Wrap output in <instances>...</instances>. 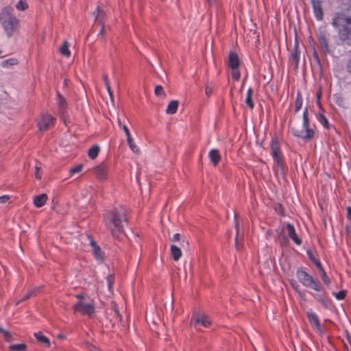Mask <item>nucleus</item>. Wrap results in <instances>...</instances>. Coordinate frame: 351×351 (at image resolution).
<instances>
[{
	"mask_svg": "<svg viewBox=\"0 0 351 351\" xmlns=\"http://www.w3.org/2000/svg\"><path fill=\"white\" fill-rule=\"evenodd\" d=\"M128 219L126 209L123 206L106 210L103 213V223L114 239H120L128 226Z\"/></svg>",
	"mask_w": 351,
	"mask_h": 351,
	"instance_id": "nucleus-1",
	"label": "nucleus"
},
{
	"mask_svg": "<svg viewBox=\"0 0 351 351\" xmlns=\"http://www.w3.org/2000/svg\"><path fill=\"white\" fill-rule=\"evenodd\" d=\"M331 24L337 32L340 40L351 45V15L343 12H336Z\"/></svg>",
	"mask_w": 351,
	"mask_h": 351,
	"instance_id": "nucleus-2",
	"label": "nucleus"
},
{
	"mask_svg": "<svg viewBox=\"0 0 351 351\" xmlns=\"http://www.w3.org/2000/svg\"><path fill=\"white\" fill-rule=\"evenodd\" d=\"M302 129L297 128H292L291 132L294 136L301 138L304 141H310L315 137V126L310 125V120L308 118V113L307 107H306L302 114Z\"/></svg>",
	"mask_w": 351,
	"mask_h": 351,
	"instance_id": "nucleus-3",
	"label": "nucleus"
},
{
	"mask_svg": "<svg viewBox=\"0 0 351 351\" xmlns=\"http://www.w3.org/2000/svg\"><path fill=\"white\" fill-rule=\"evenodd\" d=\"M296 277L304 287L311 288L317 292L322 291V286L320 282L307 273L304 268L299 267L297 269Z\"/></svg>",
	"mask_w": 351,
	"mask_h": 351,
	"instance_id": "nucleus-4",
	"label": "nucleus"
},
{
	"mask_svg": "<svg viewBox=\"0 0 351 351\" xmlns=\"http://www.w3.org/2000/svg\"><path fill=\"white\" fill-rule=\"evenodd\" d=\"M73 309L75 312L80 313L84 315L91 316L95 312L94 301L89 300L86 301L77 302L73 306Z\"/></svg>",
	"mask_w": 351,
	"mask_h": 351,
	"instance_id": "nucleus-5",
	"label": "nucleus"
},
{
	"mask_svg": "<svg viewBox=\"0 0 351 351\" xmlns=\"http://www.w3.org/2000/svg\"><path fill=\"white\" fill-rule=\"evenodd\" d=\"M190 325L197 329L198 326L208 328L211 325L210 319L204 313H197L193 315L190 321Z\"/></svg>",
	"mask_w": 351,
	"mask_h": 351,
	"instance_id": "nucleus-6",
	"label": "nucleus"
},
{
	"mask_svg": "<svg viewBox=\"0 0 351 351\" xmlns=\"http://www.w3.org/2000/svg\"><path fill=\"white\" fill-rule=\"evenodd\" d=\"M270 147L271 150V156L273 158L274 161L276 163V165L282 168V160L280 156V145L279 141L276 136H274L271 138L270 143Z\"/></svg>",
	"mask_w": 351,
	"mask_h": 351,
	"instance_id": "nucleus-7",
	"label": "nucleus"
},
{
	"mask_svg": "<svg viewBox=\"0 0 351 351\" xmlns=\"http://www.w3.org/2000/svg\"><path fill=\"white\" fill-rule=\"evenodd\" d=\"M19 23V21L14 16H10L3 21V27L8 37L13 36Z\"/></svg>",
	"mask_w": 351,
	"mask_h": 351,
	"instance_id": "nucleus-8",
	"label": "nucleus"
},
{
	"mask_svg": "<svg viewBox=\"0 0 351 351\" xmlns=\"http://www.w3.org/2000/svg\"><path fill=\"white\" fill-rule=\"evenodd\" d=\"M55 118L48 114H43L40 119L37 123L38 130L41 132L45 131L49 129L51 126L54 125Z\"/></svg>",
	"mask_w": 351,
	"mask_h": 351,
	"instance_id": "nucleus-9",
	"label": "nucleus"
},
{
	"mask_svg": "<svg viewBox=\"0 0 351 351\" xmlns=\"http://www.w3.org/2000/svg\"><path fill=\"white\" fill-rule=\"evenodd\" d=\"M306 315L311 326L316 330L318 334L322 335L324 332L322 329L320 322L317 314L311 311L306 313Z\"/></svg>",
	"mask_w": 351,
	"mask_h": 351,
	"instance_id": "nucleus-10",
	"label": "nucleus"
},
{
	"mask_svg": "<svg viewBox=\"0 0 351 351\" xmlns=\"http://www.w3.org/2000/svg\"><path fill=\"white\" fill-rule=\"evenodd\" d=\"M94 173L97 179L99 180L104 181L106 180L108 178V165L102 162L94 168Z\"/></svg>",
	"mask_w": 351,
	"mask_h": 351,
	"instance_id": "nucleus-11",
	"label": "nucleus"
},
{
	"mask_svg": "<svg viewBox=\"0 0 351 351\" xmlns=\"http://www.w3.org/2000/svg\"><path fill=\"white\" fill-rule=\"evenodd\" d=\"M313 12L315 19L320 21L323 19V9L321 0H311Z\"/></svg>",
	"mask_w": 351,
	"mask_h": 351,
	"instance_id": "nucleus-12",
	"label": "nucleus"
},
{
	"mask_svg": "<svg viewBox=\"0 0 351 351\" xmlns=\"http://www.w3.org/2000/svg\"><path fill=\"white\" fill-rule=\"evenodd\" d=\"M87 239L92 247L93 252L95 258L99 261H102L104 260V252L101 250L100 247L97 244L92 237L88 235Z\"/></svg>",
	"mask_w": 351,
	"mask_h": 351,
	"instance_id": "nucleus-13",
	"label": "nucleus"
},
{
	"mask_svg": "<svg viewBox=\"0 0 351 351\" xmlns=\"http://www.w3.org/2000/svg\"><path fill=\"white\" fill-rule=\"evenodd\" d=\"M287 230L289 238L293 241V242L297 245H300L302 244V240L298 236L294 226L289 223H287Z\"/></svg>",
	"mask_w": 351,
	"mask_h": 351,
	"instance_id": "nucleus-14",
	"label": "nucleus"
},
{
	"mask_svg": "<svg viewBox=\"0 0 351 351\" xmlns=\"http://www.w3.org/2000/svg\"><path fill=\"white\" fill-rule=\"evenodd\" d=\"M318 40L322 47L323 48L324 53L328 54L330 53V48L328 44V39L326 34L324 32H320L318 35Z\"/></svg>",
	"mask_w": 351,
	"mask_h": 351,
	"instance_id": "nucleus-15",
	"label": "nucleus"
},
{
	"mask_svg": "<svg viewBox=\"0 0 351 351\" xmlns=\"http://www.w3.org/2000/svg\"><path fill=\"white\" fill-rule=\"evenodd\" d=\"M240 62L237 54L231 51L228 57V65L232 69H238Z\"/></svg>",
	"mask_w": 351,
	"mask_h": 351,
	"instance_id": "nucleus-16",
	"label": "nucleus"
},
{
	"mask_svg": "<svg viewBox=\"0 0 351 351\" xmlns=\"http://www.w3.org/2000/svg\"><path fill=\"white\" fill-rule=\"evenodd\" d=\"M47 200V195L45 193H42L38 195H36L33 199L34 205L36 208H40L46 204Z\"/></svg>",
	"mask_w": 351,
	"mask_h": 351,
	"instance_id": "nucleus-17",
	"label": "nucleus"
},
{
	"mask_svg": "<svg viewBox=\"0 0 351 351\" xmlns=\"http://www.w3.org/2000/svg\"><path fill=\"white\" fill-rule=\"evenodd\" d=\"M208 157L212 162V163L216 166L218 165L221 160V155L219 154V152L217 149H212L210 150L208 153Z\"/></svg>",
	"mask_w": 351,
	"mask_h": 351,
	"instance_id": "nucleus-18",
	"label": "nucleus"
},
{
	"mask_svg": "<svg viewBox=\"0 0 351 351\" xmlns=\"http://www.w3.org/2000/svg\"><path fill=\"white\" fill-rule=\"evenodd\" d=\"M34 337L39 343L43 344L47 348H49L50 346V340L49 339L48 337L44 335L42 332L38 331L35 332Z\"/></svg>",
	"mask_w": 351,
	"mask_h": 351,
	"instance_id": "nucleus-19",
	"label": "nucleus"
},
{
	"mask_svg": "<svg viewBox=\"0 0 351 351\" xmlns=\"http://www.w3.org/2000/svg\"><path fill=\"white\" fill-rule=\"evenodd\" d=\"M179 102L177 100H172L169 102L166 109V112L169 114H173L177 112Z\"/></svg>",
	"mask_w": 351,
	"mask_h": 351,
	"instance_id": "nucleus-20",
	"label": "nucleus"
},
{
	"mask_svg": "<svg viewBox=\"0 0 351 351\" xmlns=\"http://www.w3.org/2000/svg\"><path fill=\"white\" fill-rule=\"evenodd\" d=\"M291 58L294 62L295 64L298 66L300 62V52L298 49L297 42H295L294 45L293 51L291 53Z\"/></svg>",
	"mask_w": 351,
	"mask_h": 351,
	"instance_id": "nucleus-21",
	"label": "nucleus"
},
{
	"mask_svg": "<svg viewBox=\"0 0 351 351\" xmlns=\"http://www.w3.org/2000/svg\"><path fill=\"white\" fill-rule=\"evenodd\" d=\"M171 252L175 261H178L181 258L182 254L181 249L175 245H171Z\"/></svg>",
	"mask_w": 351,
	"mask_h": 351,
	"instance_id": "nucleus-22",
	"label": "nucleus"
},
{
	"mask_svg": "<svg viewBox=\"0 0 351 351\" xmlns=\"http://www.w3.org/2000/svg\"><path fill=\"white\" fill-rule=\"evenodd\" d=\"M252 95H253V89L252 87H250L247 91V95H246L245 102L246 105L250 109H253L254 107V104L253 103L252 98Z\"/></svg>",
	"mask_w": 351,
	"mask_h": 351,
	"instance_id": "nucleus-23",
	"label": "nucleus"
},
{
	"mask_svg": "<svg viewBox=\"0 0 351 351\" xmlns=\"http://www.w3.org/2000/svg\"><path fill=\"white\" fill-rule=\"evenodd\" d=\"M316 267L321 272V276H322V279L324 283L326 285H329V284L330 282V278L327 276L326 272L324 268L323 267V266L322 265L321 263H318Z\"/></svg>",
	"mask_w": 351,
	"mask_h": 351,
	"instance_id": "nucleus-24",
	"label": "nucleus"
},
{
	"mask_svg": "<svg viewBox=\"0 0 351 351\" xmlns=\"http://www.w3.org/2000/svg\"><path fill=\"white\" fill-rule=\"evenodd\" d=\"M99 151V146L98 145H95L88 149V156L90 159L93 160L97 157Z\"/></svg>",
	"mask_w": 351,
	"mask_h": 351,
	"instance_id": "nucleus-25",
	"label": "nucleus"
},
{
	"mask_svg": "<svg viewBox=\"0 0 351 351\" xmlns=\"http://www.w3.org/2000/svg\"><path fill=\"white\" fill-rule=\"evenodd\" d=\"M302 104H303V99H302V94H301V93L298 92L296 98H295V101L294 111L295 113H298L300 110V109L302 106Z\"/></svg>",
	"mask_w": 351,
	"mask_h": 351,
	"instance_id": "nucleus-26",
	"label": "nucleus"
},
{
	"mask_svg": "<svg viewBox=\"0 0 351 351\" xmlns=\"http://www.w3.org/2000/svg\"><path fill=\"white\" fill-rule=\"evenodd\" d=\"M127 143H128L130 149L132 151V152H134L135 154H138L140 152V149L134 143V141L133 138L132 137V136H128L127 138Z\"/></svg>",
	"mask_w": 351,
	"mask_h": 351,
	"instance_id": "nucleus-27",
	"label": "nucleus"
},
{
	"mask_svg": "<svg viewBox=\"0 0 351 351\" xmlns=\"http://www.w3.org/2000/svg\"><path fill=\"white\" fill-rule=\"evenodd\" d=\"M333 101L335 103L341 108H345L344 106V98L339 93H335L332 96Z\"/></svg>",
	"mask_w": 351,
	"mask_h": 351,
	"instance_id": "nucleus-28",
	"label": "nucleus"
},
{
	"mask_svg": "<svg viewBox=\"0 0 351 351\" xmlns=\"http://www.w3.org/2000/svg\"><path fill=\"white\" fill-rule=\"evenodd\" d=\"M57 103L60 110L64 112L66 106V101L59 93L57 94Z\"/></svg>",
	"mask_w": 351,
	"mask_h": 351,
	"instance_id": "nucleus-29",
	"label": "nucleus"
},
{
	"mask_svg": "<svg viewBox=\"0 0 351 351\" xmlns=\"http://www.w3.org/2000/svg\"><path fill=\"white\" fill-rule=\"evenodd\" d=\"M39 287H34L33 289L29 291L28 292H27L25 295H23V296L21 298L20 301L18 302V304L19 302H22L23 301H25L26 300L29 299V298H31L32 295H34L36 294V293L37 291H38L39 290Z\"/></svg>",
	"mask_w": 351,
	"mask_h": 351,
	"instance_id": "nucleus-30",
	"label": "nucleus"
},
{
	"mask_svg": "<svg viewBox=\"0 0 351 351\" xmlns=\"http://www.w3.org/2000/svg\"><path fill=\"white\" fill-rule=\"evenodd\" d=\"M60 52L62 55L69 57L71 55L70 50L69 49V43L66 41H64L62 45L60 48Z\"/></svg>",
	"mask_w": 351,
	"mask_h": 351,
	"instance_id": "nucleus-31",
	"label": "nucleus"
},
{
	"mask_svg": "<svg viewBox=\"0 0 351 351\" xmlns=\"http://www.w3.org/2000/svg\"><path fill=\"white\" fill-rule=\"evenodd\" d=\"M18 63V61L16 58H11L7 60H5L1 62V66L2 67H7L9 66H13Z\"/></svg>",
	"mask_w": 351,
	"mask_h": 351,
	"instance_id": "nucleus-32",
	"label": "nucleus"
},
{
	"mask_svg": "<svg viewBox=\"0 0 351 351\" xmlns=\"http://www.w3.org/2000/svg\"><path fill=\"white\" fill-rule=\"evenodd\" d=\"M316 117L320 124L325 128H328V121L323 114L319 113Z\"/></svg>",
	"mask_w": 351,
	"mask_h": 351,
	"instance_id": "nucleus-33",
	"label": "nucleus"
},
{
	"mask_svg": "<svg viewBox=\"0 0 351 351\" xmlns=\"http://www.w3.org/2000/svg\"><path fill=\"white\" fill-rule=\"evenodd\" d=\"M93 15L95 16V20H98L100 21L101 17H104L105 16V12L100 8L99 6H97L95 11L93 12Z\"/></svg>",
	"mask_w": 351,
	"mask_h": 351,
	"instance_id": "nucleus-34",
	"label": "nucleus"
},
{
	"mask_svg": "<svg viewBox=\"0 0 351 351\" xmlns=\"http://www.w3.org/2000/svg\"><path fill=\"white\" fill-rule=\"evenodd\" d=\"M306 254L308 258L311 260V261H312L315 265V266H317L318 263H320V261L315 258V256L313 254V252L311 249H308L306 250Z\"/></svg>",
	"mask_w": 351,
	"mask_h": 351,
	"instance_id": "nucleus-35",
	"label": "nucleus"
},
{
	"mask_svg": "<svg viewBox=\"0 0 351 351\" xmlns=\"http://www.w3.org/2000/svg\"><path fill=\"white\" fill-rule=\"evenodd\" d=\"M16 8L19 10L24 11L28 8V4L25 0H20L16 5Z\"/></svg>",
	"mask_w": 351,
	"mask_h": 351,
	"instance_id": "nucleus-36",
	"label": "nucleus"
},
{
	"mask_svg": "<svg viewBox=\"0 0 351 351\" xmlns=\"http://www.w3.org/2000/svg\"><path fill=\"white\" fill-rule=\"evenodd\" d=\"M106 281L108 284V288L110 292L112 291L113 284L114 281V278L112 275H108L106 278Z\"/></svg>",
	"mask_w": 351,
	"mask_h": 351,
	"instance_id": "nucleus-37",
	"label": "nucleus"
},
{
	"mask_svg": "<svg viewBox=\"0 0 351 351\" xmlns=\"http://www.w3.org/2000/svg\"><path fill=\"white\" fill-rule=\"evenodd\" d=\"M110 304H111V307L113 309V311H114L117 317L121 321V313H120V311H119V307H118L117 303L115 302L112 301V302H111Z\"/></svg>",
	"mask_w": 351,
	"mask_h": 351,
	"instance_id": "nucleus-38",
	"label": "nucleus"
},
{
	"mask_svg": "<svg viewBox=\"0 0 351 351\" xmlns=\"http://www.w3.org/2000/svg\"><path fill=\"white\" fill-rule=\"evenodd\" d=\"M11 350H16L18 351H23L26 349V345L25 343L13 344L10 346Z\"/></svg>",
	"mask_w": 351,
	"mask_h": 351,
	"instance_id": "nucleus-39",
	"label": "nucleus"
},
{
	"mask_svg": "<svg viewBox=\"0 0 351 351\" xmlns=\"http://www.w3.org/2000/svg\"><path fill=\"white\" fill-rule=\"evenodd\" d=\"M346 294H347V291H346V290H340L337 293H334L335 298L339 300H343L346 298Z\"/></svg>",
	"mask_w": 351,
	"mask_h": 351,
	"instance_id": "nucleus-40",
	"label": "nucleus"
},
{
	"mask_svg": "<svg viewBox=\"0 0 351 351\" xmlns=\"http://www.w3.org/2000/svg\"><path fill=\"white\" fill-rule=\"evenodd\" d=\"M84 167V165L82 164H80L76 165L75 167L71 168L69 169V173L70 174H74L80 172Z\"/></svg>",
	"mask_w": 351,
	"mask_h": 351,
	"instance_id": "nucleus-41",
	"label": "nucleus"
},
{
	"mask_svg": "<svg viewBox=\"0 0 351 351\" xmlns=\"http://www.w3.org/2000/svg\"><path fill=\"white\" fill-rule=\"evenodd\" d=\"M155 94L157 95V96H159V97H162L165 95V93H164V90H163V88L162 86L160 85H158L155 87Z\"/></svg>",
	"mask_w": 351,
	"mask_h": 351,
	"instance_id": "nucleus-42",
	"label": "nucleus"
},
{
	"mask_svg": "<svg viewBox=\"0 0 351 351\" xmlns=\"http://www.w3.org/2000/svg\"><path fill=\"white\" fill-rule=\"evenodd\" d=\"M231 76L233 79L238 80L240 78L241 74L238 69H232Z\"/></svg>",
	"mask_w": 351,
	"mask_h": 351,
	"instance_id": "nucleus-43",
	"label": "nucleus"
},
{
	"mask_svg": "<svg viewBox=\"0 0 351 351\" xmlns=\"http://www.w3.org/2000/svg\"><path fill=\"white\" fill-rule=\"evenodd\" d=\"M100 23L101 24V29H100V31L97 35V38H103L104 36V32H105V25H104V23L103 22H100Z\"/></svg>",
	"mask_w": 351,
	"mask_h": 351,
	"instance_id": "nucleus-44",
	"label": "nucleus"
},
{
	"mask_svg": "<svg viewBox=\"0 0 351 351\" xmlns=\"http://www.w3.org/2000/svg\"><path fill=\"white\" fill-rule=\"evenodd\" d=\"M346 68L347 71L349 73H351V54L350 55L349 58L347 60V62L346 64Z\"/></svg>",
	"mask_w": 351,
	"mask_h": 351,
	"instance_id": "nucleus-45",
	"label": "nucleus"
},
{
	"mask_svg": "<svg viewBox=\"0 0 351 351\" xmlns=\"http://www.w3.org/2000/svg\"><path fill=\"white\" fill-rule=\"evenodd\" d=\"M235 227H236V229H237V234H236V237H235V245H236V247L237 249L239 248V229H238V224L237 223H235Z\"/></svg>",
	"mask_w": 351,
	"mask_h": 351,
	"instance_id": "nucleus-46",
	"label": "nucleus"
},
{
	"mask_svg": "<svg viewBox=\"0 0 351 351\" xmlns=\"http://www.w3.org/2000/svg\"><path fill=\"white\" fill-rule=\"evenodd\" d=\"M102 77H103V80H104L106 88H109L110 82H109L108 75L106 74H103Z\"/></svg>",
	"mask_w": 351,
	"mask_h": 351,
	"instance_id": "nucleus-47",
	"label": "nucleus"
},
{
	"mask_svg": "<svg viewBox=\"0 0 351 351\" xmlns=\"http://www.w3.org/2000/svg\"><path fill=\"white\" fill-rule=\"evenodd\" d=\"M213 89L208 85H206L205 88V93L208 97H210L212 95Z\"/></svg>",
	"mask_w": 351,
	"mask_h": 351,
	"instance_id": "nucleus-48",
	"label": "nucleus"
},
{
	"mask_svg": "<svg viewBox=\"0 0 351 351\" xmlns=\"http://www.w3.org/2000/svg\"><path fill=\"white\" fill-rule=\"evenodd\" d=\"M122 130H123L124 133L125 134L127 138L128 136H132L131 134H130V130L128 129V128L125 125H123Z\"/></svg>",
	"mask_w": 351,
	"mask_h": 351,
	"instance_id": "nucleus-49",
	"label": "nucleus"
},
{
	"mask_svg": "<svg viewBox=\"0 0 351 351\" xmlns=\"http://www.w3.org/2000/svg\"><path fill=\"white\" fill-rule=\"evenodd\" d=\"M10 197L7 195H4L0 197V203L3 204L8 201Z\"/></svg>",
	"mask_w": 351,
	"mask_h": 351,
	"instance_id": "nucleus-50",
	"label": "nucleus"
},
{
	"mask_svg": "<svg viewBox=\"0 0 351 351\" xmlns=\"http://www.w3.org/2000/svg\"><path fill=\"white\" fill-rule=\"evenodd\" d=\"M75 298L77 299V302L85 301V295L83 293L76 295Z\"/></svg>",
	"mask_w": 351,
	"mask_h": 351,
	"instance_id": "nucleus-51",
	"label": "nucleus"
},
{
	"mask_svg": "<svg viewBox=\"0 0 351 351\" xmlns=\"http://www.w3.org/2000/svg\"><path fill=\"white\" fill-rule=\"evenodd\" d=\"M180 234L179 233H176L173 234V238H172V241H180Z\"/></svg>",
	"mask_w": 351,
	"mask_h": 351,
	"instance_id": "nucleus-52",
	"label": "nucleus"
},
{
	"mask_svg": "<svg viewBox=\"0 0 351 351\" xmlns=\"http://www.w3.org/2000/svg\"><path fill=\"white\" fill-rule=\"evenodd\" d=\"M347 217L351 220V205L347 208Z\"/></svg>",
	"mask_w": 351,
	"mask_h": 351,
	"instance_id": "nucleus-53",
	"label": "nucleus"
},
{
	"mask_svg": "<svg viewBox=\"0 0 351 351\" xmlns=\"http://www.w3.org/2000/svg\"><path fill=\"white\" fill-rule=\"evenodd\" d=\"M315 298L320 302H324V296L322 294H317L315 295Z\"/></svg>",
	"mask_w": 351,
	"mask_h": 351,
	"instance_id": "nucleus-54",
	"label": "nucleus"
},
{
	"mask_svg": "<svg viewBox=\"0 0 351 351\" xmlns=\"http://www.w3.org/2000/svg\"><path fill=\"white\" fill-rule=\"evenodd\" d=\"M1 330L2 333L4 335L5 337H10L11 336L10 332H8L7 330H5L3 329H1Z\"/></svg>",
	"mask_w": 351,
	"mask_h": 351,
	"instance_id": "nucleus-55",
	"label": "nucleus"
},
{
	"mask_svg": "<svg viewBox=\"0 0 351 351\" xmlns=\"http://www.w3.org/2000/svg\"><path fill=\"white\" fill-rule=\"evenodd\" d=\"M36 173H35V176H36V178L40 179L41 177H40V174L38 173V171L40 170V168H38V167H36Z\"/></svg>",
	"mask_w": 351,
	"mask_h": 351,
	"instance_id": "nucleus-56",
	"label": "nucleus"
},
{
	"mask_svg": "<svg viewBox=\"0 0 351 351\" xmlns=\"http://www.w3.org/2000/svg\"><path fill=\"white\" fill-rule=\"evenodd\" d=\"M106 90L108 93L110 97L112 99V93L111 91L110 86H109V88H106Z\"/></svg>",
	"mask_w": 351,
	"mask_h": 351,
	"instance_id": "nucleus-57",
	"label": "nucleus"
},
{
	"mask_svg": "<svg viewBox=\"0 0 351 351\" xmlns=\"http://www.w3.org/2000/svg\"><path fill=\"white\" fill-rule=\"evenodd\" d=\"M123 124L122 123L121 119L119 118L118 119V125H119V127L122 129L123 128Z\"/></svg>",
	"mask_w": 351,
	"mask_h": 351,
	"instance_id": "nucleus-58",
	"label": "nucleus"
},
{
	"mask_svg": "<svg viewBox=\"0 0 351 351\" xmlns=\"http://www.w3.org/2000/svg\"><path fill=\"white\" fill-rule=\"evenodd\" d=\"M206 1L208 2V4H210V5H213V4L215 3V1H216V0H206Z\"/></svg>",
	"mask_w": 351,
	"mask_h": 351,
	"instance_id": "nucleus-59",
	"label": "nucleus"
},
{
	"mask_svg": "<svg viewBox=\"0 0 351 351\" xmlns=\"http://www.w3.org/2000/svg\"><path fill=\"white\" fill-rule=\"evenodd\" d=\"M5 55L3 54V51L0 49V58H2L3 57H5Z\"/></svg>",
	"mask_w": 351,
	"mask_h": 351,
	"instance_id": "nucleus-60",
	"label": "nucleus"
},
{
	"mask_svg": "<svg viewBox=\"0 0 351 351\" xmlns=\"http://www.w3.org/2000/svg\"><path fill=\"white\" fill-rule=\"evenodd\" d=\"M293 287L295 289H296L297 287H298V285H293Z\"/></svg>",
	"mask_w": 351,
	"mask_h": 351,
	"instance_id": "nucleus-61",
	"label": "nucleus"
},
{
	"mask_svg": "<svg viewBox=\"0 0 351 351\" xmlns=\"http://www.w3.org/2000/svg\"><path fill=\"white\" fill-rule=\"evenodd\" d=\"M293 287L295 289H296L297 287H298V285H293Z\"/></svg>",
	"mask_w": 351,
	"mask_h": 351,
	"instance_id": "nucleus-62",
	"label": "nucleus"
},
{
	"mask_svg": "<svg viewBox=\"0 0 351 351\" xmlns=\"http://www.w3.org/2000/svg\"><path fill=\"white\" fill-rule=\"evenodd\" d=\"M314 55L317 58L316 52H314Z\"/></svg>",
	"mask_w": 351,
	"mask_h": 351,
	"instance_id": "nucleus-63",
	"label": "nucleus"
}]
</instances>
